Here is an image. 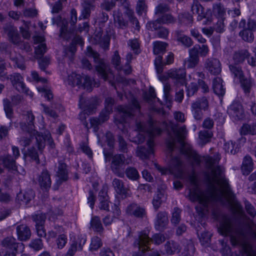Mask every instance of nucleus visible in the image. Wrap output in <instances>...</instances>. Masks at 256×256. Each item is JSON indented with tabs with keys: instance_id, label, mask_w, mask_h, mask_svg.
<instances>
[{
	"instance_id": "44",
	"label": "nucleus",
	"mask_w": 256,
	"mask_h": 256,
	"mask_svg": "<svg viewBox=\"0 0 256 256\" xmlns=\"http://www.w3.org/2000/svg\"><path fill=\"white\" fill-rule=\"evenodd\" d=\"M126 176L132 180H136L140 178L139 174L136 168L132 167H128L126 170Z\"/></svg>"
},
{
	"instance_id": "34",
	"label": "nucleus",
	"mask_w": 256,
	"mask_h": 256,
	"mask_svg": "<svg viewBox=\"0 0 256 256\" xmlns=\"http://www.w3.org/2000/svg\"><path fill=\"white\" fill-rule=\"evenodd\" d=\"M84 76L76 74V73H72L68 77V84L72 86H78L80 88L81 84L83 80Z\"/></svg>"
},
{
	"instance_id": "21",
	"label": "nucleus",
	"mask_w": 256,
	"mask_h": 256,
	"mask_svg": "<svg viewBox=\"0 0 256 256\" xmlns=\"http://www.w3.org/2000/svg\"><path fill=\"white\" fill-rule=\"evenodd\" d=\"M38 181L42 188L47 190L50 188L52 184V181L50 173L48 170H43L39 176Z\"/></svg>"
},
{
	"instance_id": "15",
	"label": "nucleus",
	"mask_w": 256,
	"mask_h": 256,
	"mask_svg": "<svg viewBox=\"0 0 256 256\" xmlns=\"http://www.w3.org/2000/svg\"><path fill=\"white\" fill-rule=\"evenodd\" d=\"M189 56L184 60V65L188 68H194L198 64L200 58L196 48H190L188 51Z\"/></svg>"
},
{
	"instance_id": "62",
	"label": "nucleus",
	"mask_w": 256,
	"mask_h": 256,
	"mask_svg": "<svg viewBox=\"0 0 256 256\" xmlns=\"http://www.w3.org/2000/svg\"><path fill=\"white\" fill-rule=\"evenodd\" d=\"M42 106L43 108V112L48 116H50L54 118H56L58 116L56 112L47 106L45 104H42Z\"/></svg>"
},
{
	"instance_id": "59",
	"label": "nucleus",
	"mask_w": 256,
	"mask_h": 256,
	"mask_svg": "<svg viewBox=\"0 0 256 256\" xmlns=\"http://www.w3.org/2000/svg\"><path fill=\"white\" fill-rule=\"evenodd\" d=\"M162 58L160 56H158L154 61V64L157 72L161 74L163 72V67L165 65L164 62H162Z\"/></svg>"
},
{
	"instance_id": "45",
	"label": "nucleus",
	"mask_w": 256,
	"mask_h": 256,
	"mask_svg": "<svg viewBox=\"0 0 256 256\" xmlns=\"http://www.w3.org/2000/svg\"><path fill=\"white\" fill-rule=\"evenodd\" d=\"M102 246V242L101 239L96 236L92 238L89 249L91 252L96 251Z\"/></svg>"
},
{
	"instance_id": "33",
	"label": "nucleus",
	"mask_w": 256,
	"mask_h": 256,
	"mask_svg": "<svg viewBox=\"0 0 256 256\" xmlns=\"http://www.w3.org/2000/svg\"><path fill=\"white\" fill-rule=\"evenodd\" d=\"M252 30V29L248 27L241 30L239 35L244 41L251 43L254 42V38Z\"/></svg>"
},
{
	"instance_id": "16",
	"label": "nucleus",
	"mask_w": 256,
	"mask_h": 256,
	"mask_svg": "<svg viewBox=\"0 0 256 256\" xmlns=\"http://www.w3.org/2000/svg\"><path fill=\"white\" fill-rule=\"evenodd\" d=\"M132 104L130 106H120L118 108V111L122 113L124 116H130L133 114L134 110H138L140 108V105L138 101L135 99H132L131 101Z\"/></svg>"
},
{
	"instance_id": "57",
	"label": "nucleus",
	"mask_w": 256,
	"mask_h": 256,
	"mask_svg": "<svg viewBox=\"0 0 256 256\" xmlns=\"http://www.w3.org/2000/svg\"><path fill=\"white\" fill-rule=\"evenodd\" d=\"M38 90L48 100H50L53 98V94L52 91L48 88L45 86L37 88Z\"/></svg>"
},
{
	"instance_id": "25",
	"label": "nucleus",
	"mask_w": 256,
	"mask_h": 256,
	"mask_svg": "<svg viewBox=\"0 0 256 256\" xmlns=\"http://www.w3.org/2000/svg\"><path fill=\"white\" fill-rule=\"evenodd\" d=\"M4 30L12 43L18 44L20 42V38L16 28L10 26H6L4 28Z\"/></svg>"
},
{
	"instance_id": "5",
	"label": "nucleus",
	"mask_w": 256,
	"mask_h": 256,
	"mask_svg": "<svg viewBox=\"0 0 256 256\" xmlns=\"http://www.w3.org/2000/svg\"><path fill=\"white\" fill-rule=\"evenodd\" d=\"M148 234L149 232L146 230L139 233L138 238L135 240L134 242V246L138 249V252L134 253L132 256H150L152 252L147 254V252L150 250L149 246L150 242L159 245L165 240V237L162 234H156L152 236V238H150Z\"/></svg>"
},
{
	"instance_id": "56",
	"label": "nucleus",
	"mask_w": 256,
	"mask_h": 256,
	"mask_svg": "<svg viewBox=\"0 0 256 256\" xmlns=\"http://www.w3.org/2000/svg\"><path fill=\"white\" fill-rule=\"evenodd\" d=\"M164 197V195L160 192H158L157 194L154 197L152 200V204L154 209L157 210L158 209L160 206L162 198Z\"/></svg>"
},
{
	"instance_id": "37",
	"label": "nucleus",
	"mask_w": 256,
	"mask_h": 256,
	"mask_svg": "<svg viewBox=\"0 0 256 256\" xmlns=\"http://www.w3.org/2000/svg\"><path fill=\"white\" fill-rule=\"evenodd\" d=\"M82 8L81 15L79 17L80 20L86 19L90 17L93 6L90 4L85 2L82 4Z\"/></svg>"
},
{
	"instance_id": "18",
	"label": "nucleus",
	"mask_w": 256,
	"mask_h": 256,
	"mask_svg": "<svg viewBox=\"0 0 256 256\" xmlns=\"http://www.w3.org/2000/svg\"><path fill=\"white\" fill-rule=\"evenodd\" d=\"M86 242V238L82 236H78L76 240L74 241L70 246L65 256H74L78 250H82L83 246Z\"/></svg>"
},
{
	"instance_id": "8",
	"label": "nucleus",
	"mask_w": 256,
	"mask_h": 256,
	"mask_svg": "<svg viewBox=\"0 0 256 256\" xmlns=\"http://www.w3.org/2000/svg\"><path fill=\"white\" fill-rule=\"evenodd\" d=\"M155 166L162 174L171 173L178 176H180L182 173V162L178 157L172 159L168 168H162L157 164H156Z\"/></svg>"
},
{
	"instance_id": "63",
	"label": "nucleus",
	"mask_w": 256,
	"mask_h": 256,
	"mask_svg": "<svg viewBox=\"0 0 256 256\" xmlns=\"http://www.w3.org/2000/svg\"><path fill=\"white\" fill-rule=\"evenodd\" d=\"M244 206L247 213L254 218L256 215V210L254 207L247 200L244 202Z\"/></svg>"
},
{
	"instance_id": "60",
	"label": "nucleus",
	"mask_w": 256,
	"mask_h": 256,
	"mask_svg": "<svg viewBox=\"0 0 256 256\" xmlns=\"http://www.w3.org/2000/svg\"><path fill=\"white\" fill-rule=\"evenodd\" d=\"M177 40L188 48L190 47L193 44L192 40L186 36H178Z\"/></svg>"
},
{
	"instance_id": "50",
	"label": "nucleus",
	"mask_w": 256,
	"mask_h": 256,
	"mask_svg": "<svg viewBox=\"0 0 256 256\" xmlns=\"http://www.w3.org/2000/svg\"><path fill=\"white\" fill-rule=\"evenodd\" d=\"M160 23L163 24H173L176 22V19L170 14H164L158 18Z\"/></svg>"
},
{
	"instance_id": "39",
	"label": "nucleus",
	"mask_w": 256,
	"mask_h": 256,
	"mask_svg": "<svg viewBox=\"0 0 256 256\" xmlns=\"http://www.w3.org/2000/svg\"><path fill=\"white\" fill-rule=\"evenodd\" d=\"M241 133L242 134H256V122L252 124H244L241 128Z\"/></svg>"
},
{
	"instance_id": "19",
	"label": "nucleus",
	"mask_w": 256,
	"mask_h": 256,
	"mask_svg": "<svg viewBox=\"0 0 256 256\" xmlns=\"http://www.w3.org/2000/svg\"><path fill=\"white\" fill-rule=\"evenodd\" d=\"M2 246L6 248V250H16L18 248H24V245L22 243L16 242V240L12 236L7 237L2 242Z\"/></svg>"
},
{
	"instance_id": "38",
	"label": "nucleus",
	"mask_w": 256,
	"mask_h": 256,
	"mask_svg": "<svg viewBox=\"0 0 256 256\" xmlns=\"http://www.w3.org/2000/svg\"><path fill=\"white\" fill-rule=\"evenodd\" d=\"M153 46L154 53L155 54H159L165 52L168 44L164 42L156 41L154 42Z\"/></svg>"
},
{
	"instance_id": "53",
	"label": "nucleus",
	"mask_w": 256,
	"mask_h": 256,
	"mask_svg": "<svg viewBox=\"0 0 256 256\" xmlns=\"http://www.w3.org/2000/svg\"><path fill=\"white\" fill-rule=\"evenodd\" d=\"M98 72L101 75L102 78L106 80L108 79V72L106 64L102 62L96 66Z\"/></svg>"
},
{
	"instance_id": "36",
	"label": "nucleus",
	"mask_w": 256,
	"mask_h": 256,
	"mask_svg": "<svg viewBox=\"0 0 256 256\" xmlns=\"http://www.w3.org/2000/svg\"><path fill=\"white\" fill-rule=\"evenodd\" d=\"M57 176L63 181L66 180L68 178L66 166L64 163L61 162L58 163Z\"/></svg>"
},
{
	"instance_id": "64",
	"label": "nucleus",
	"mask_w": 256,
	"mask_h": 256,
	"mask_svg": "<svg viewBox=\"0 0 256 256\" xmlns=\"http://www.w3.org/2000/svg\"><path fill=\"white\" fill-rule=\"evenodd\" d=\"M170 8L168 4H160L156 8L155 14L156 15H160L168 12Z\"/></svg>"
},
{
	"instance_id": "40",
	"label": "nucleus",
	"mask_w": 256,
	"mask_h": 256,
	"mask_svg": "<svg viewBox=\"0 0 256 256\" xmlns=\"http://www.w3.org/2000/svg\"><path fill=\"white\" fill-rule=\"evenodd\" d=\"M212 136L211 132L207 130H202L199 132L200 144L202 146L209 142Z\"/></svg>"
},
{
	"instance_id": "31",
	"label": "nucleus",
	"mask_w": 256,
	"mask_h": 256,
	"mask_svg": "<svg viewBox=\"0 0 256 256\" xmlns=\"http://www.w3.org/2000/svg\"><path fill=\"white\" fill-rule=\"evenodd\" d=\"M191 10L194 14L198 15V20H202L205 17L203 7L197 0H194L191 6Z\"/></svg>"
},
{
	"instance_id": "27",
	"label": "nucleus",
	"mask_w": 256,
	"mask_h": 256,
	"mask_svg": "<svg viewBox=\"0 0 256 256\" xmlns=\"http://www.w3.org/2000/svg\"><path fill=\"white\" fill-rule=\"evenodd\" d=\"M34 196L33 190L30 189L20 192L17 195V198L20 202L27 204L34 198Z\"/></svg>"
},
{
	"instance_id": "7",
	"label": "nucleus",
	"mask_w": 256,
	"mask_h": 256,
	"mask_svg": "<svg viewBox=\"0 0 256 256\" xmlns=\"http://www.w3.org/2000/svg\"><path fill=\"white\" fill-rule=\"evenodd\" d=\"M113 186L116 192V198L117 200V201H116L114 203V208H113V210H114V212H113V213H114L113 216L116 217L119 216L121 213L118 206L120 204V200H122L126 196L127 190L124 186L122 182L118 179L115 178L113 180Z\"/></svg>"
},
{
	"instance_id": "3",
	"label": "nucleus",
	"mask_w": 256,
	"mask_h": 256,
	"mask_svg": "<svg viewBox=\"0 0 256 256\" xmlns=\"http://www.w3.org/2000/svg\"><path fill=\"white\" fill-rule=\"evenodd\" d=\"M162 124L159 122L154 121L150 119L146 126L143 123L138 122L136 124L138 130L141 132L146 133L150 136V139L147 142V144L148 148L146 149L144 147H138L136 150L137 156L142 160L147 159L149 158L150 154L154 153L153 146L154 142L153 138L154 136L161 134L162 132Z\"/></svg>"
},
{
	"instance_id": "6",
	"label": "nucleus",
	"mask_w": 256,
	"mask_h": 256,
	"mask_svg": "<svg viewBox=\"0 0 256 256\" xmlns=\"http://www.w3.org/2000/svg\"><path fill=\"white\" fill-rule=\"evenodd\" d=\"M24 119H25L28 122V127L26 124L22 122L20 124V128L24 131L28 132L35 136V139L37 143L38 150L41 151L45 146V140L43 136L38 132L33 129L34 116L32 112H27L23 115Z\"/></svg>"
},
{
	"instance_id": "52",
	"label": "nucleus",
	"mask_w": 256,
	"mask_h": 256,
	"mask_svg": "<svg viewBox=\"0 0 256 256\" xmlns=\"http://www.w3.org/2000/svg\"><path fill=\"white\" fill-rule=\"evenodd\" d=\"M224 149L226 153L228 154H235L237 152V148L235 144L232 141L226 142L224 146Z\"/></svg>"
},
{
	"instance_id": "42",
	"label": "nucleus",
	"mask_w": 256,
	"mask_h": 256,
	"mask_svg": "<svg viewBox=\"0 0 256 256\" xmlns=\"http://www.w3.org/2000/svg\"><path fill=\"white\" fill-rule=\"evenodd\" d=\"M90 226L94 230L97 232H100L103 230L100 218L98 216H94L92 218Z\"/></svg>"
},
{
	"instance_id": "48",
	"label": "nucleus",
	"mask_w": 256,
	"mask_h": 256,
	"mask_svg": "<svg viewBox=\"0 0 256 256\" xmlns=\"http://www.w3.org/2000/svg\"><path fill=\"white\" fill-rule=\"evenodd\" d=\"M229 68L234 77L238 78L239 80H241L244 77L242 68L238 65L230 64Z\"/></svg>"
},
{
	"instance_id": "46",
	"label": "nucleus",
	"mask_w": 256,
	"mask_h": 256,
	"mask_svg": "<svg viewBox=\"0 0 256 256\" xmlns=\"http://www.w3.org/2000/svg\"><path fill=\"white\" fill-rule=\"evenodd\" d=\"M194 252L195 248L194 244L192 242H189L184 246L180 256H194Z\"/></svg>"
},
{
	"instance_id": "14",
	"label": "nucleus",
	"mask_w": 256,
	"mask_h": 256,
	"mask_svg": "<svg viewBox=\"0 0 256 256\" xmlns=\"http://www.w3.org/2000/svg\"><path fill=\"white\" fill-rule=\"evenodd\" d=\"M0 164L2 165L12 172L15 173L17 172L16 160L10 155L6 154L0 156Z\"/></svg>"
},
{
	"instance_id": "58",
	"label": "nucleus",
	"mask_w": 256,
	"mask_h": 256,
	"mask_svg": "<svg viewBox=\"0 0 256 256\" xmlns=\"http://www.w3.org/2000/svg\"><path fill=\"white\" fill-rule=\"evenodd\" d=\"M191 110L194 118L198 120H201L204 116L203 110L191 106Z\"/></svg>"
},
{
	"instance_id": "23",
	"label": "nucleus",
	"mask_w": 256,
	"mask_h": 256,
	"mask_svg": "<svg viewBox=\"0 0 256 256\" xmlns=\"http://www.w3.org/2000/svg\"><path fill=\"white\" fill-rule=\"evenodd\" d=\"M112 110V98H108L106 100L104 108L101 112L99 118L102 123L108 120Z\"/></svg>"
},
{
	"instance_id": "22",
	"label": "nucleus",
	"mask_w": 256,
	"mask_h": 256,
	"mask_svg": "<svg viewBox=\"0 0 256 256\" xmlns=\"http://www.w3.org/2000/svg\"><path fill=\"white\" fill-rule=\"evenodd\" d=\"M168 76L171 78L180 80L183 84L185 82L186 72L184 68L171 70L168 72Z\"/></svg>"
},
{
	"instance_id": "30",
	"label": "nucleus",
	"mask_w": 256,
	"mask_h": 256,
	"mask_svg": "<svg viewBox=\"0 0 256 256\" xmlns=\"http://www.w3.org/2000/svg\"><path fill=\"white\" fill-rule=\"evenodd\" d=\"M222 83V79L218 77L214 78L212 81L214 92L218 96H222L225 93V90L223 88Z\"/></svg>"
},
{
	"instance_id": "47",
	"label": "nucleus",
	"mask_w": 256,
	"mask_h": 256,
	"mask_svg": "<svg viewBox=\"0 0 256 256\" xmlns=\"http://www.w3.org/2000/svg\"><path fill=\"white\" fill-rule=\"evenodd\" d=\"M178 20L182 23L186 25H190L193 22L192 16L188 13H182L178 15Z\"/></svg>"
},
{
	"instance_id": "61",
	"label": "nucleus",
	"mask_w": 256,
	"mask_h": 256,
	"mask_svg": "<svg viewBox=\"0 0 256 256\" xmlns=\"http://www.w3.org/2000/svg\"><path fill=\"white\" fill-rule=\"evenodd\" d=\"M193 48H196L198 51V54H200L201 56H206L209 52L208 48L206 44H202L201 46L198 44H196L195 45Z\"/></svg>"
},
{
	"instance_id": "28",
	"label": "nucleus",
	"mask_w": 256,
	"mask_h": 256,
	"mask_svg": "<svg viewBox=\"0 0 256 256\" xmlns=\"http://www.w3.org/2000/svg\"><path fill=\"white\" fill-rule=\"evenodd\" d=\"M164 247L166 254L169 255H172L176 252H178L180 250V244L174 240L166 242Z\"/></svg>"
},
{
	"instance_id": "1",
	"label": "nucleus",
	"mask_w": 256,
	"mask_h": 256,
	"mask_svg": "<svg viewBox=\"0 0 256 256\" xmlns=\"http://www.w3.org/2000/svg\"><path fill=\"white\" fill-rule=\"evenodd\" d=\"M207 169L210 170L206 174V180L208 184L207 191H202L198 188L196 176L192 174L188 180L192 188L189 190V197L192 202H198L202 207V212L207 210L210 201H216L224 204L234 197V194L226 178L224 169L218 165L220 159L219 154L214 157L206 156L204 158Z\"/></svg>"
},
{
	"instance_id": "10",
	"label": "nucleus",
	"mask_w": 256,
	"mask_h": 256,
	"mask_svg": "<svg viewBox=\"0 0 256 256\" xmlns=\"http://www.w3.org/2000/svg\"><path fill=\"white\" fill-rule=\"evenodd\" d=\"M6 79H10L12 86L16 90L21 92H24L27 95L32 97L33 94L30 92L24 82L22 76L18 73H14L7 76Z\"/></svg>"
},
{
	"instance_id": "41",
	"label": "nucleus",
	"mask_w": 256,
	"mask_h": 256,
	"mask_svg": "<svg viewBox=\"0 0 256 256\" xmlns=\"http://www.w3.org/2000/svg\"><path fill=\"white\" fill-rule=\"evenodd\" d=\"M240 80L244 92L249 94L252 87L254 84L253 80L252 78H245L244 77Z\"/></svg>"
},
{
	"instance_id": "43",
	"label": "nucleus",
	"mask_w": 256,
	"mask_h": 256,
	"mask_svg": "<svg viewBox=\"0 0 256 256\" xmlns=\"http://www.w3.org/2000/svg\"><path fill=\"white\" fill-rule=\"evenodd\" d=\"M4 108L6 117L11 119L13 116V110L10 102L7 98L3 100Z\"/></svg>"
},
{
	"instance_id": "26",
	"label": "nucleus",
	"mask_w": 256,
	"mask_h": 256,
	"mask_svg": "<svg viewBox=\"0 0 256 256\" xmlns=\"http://www.w3.org/2000/svg\"><path fill=\"white\" fill-rule=\"evenodd\" d=\"M230 114L238 119H241L244 116V110L242 106L238 102H234L229 108Z\"/></svg>"
},
{
	"instance_id": "2",
	"label": "nucleus",
	"mask_w": 256,
	"mask_h": 256,
	"mask_svg": "<svg viewBox=\"0 0 256 256\" xmlns=\"http://www.w3.org/2000/svg\"><path fill=\"white\" fill-rule=\"evenodd\" d=\"M173 132L174 137L170 136L167 141V146L170 152H172L176 147V143L178 142L180 145V151L188 158L192 165L200 166L202 161V158L190 145L186 144L184 142V138L187 134L186 126H182L178 128H173Z\"/></svg>"
},
{
	"instance_id": "4",
	"label": "nucleus",
	"mask_w": 256,
	"mask_h": 256,
	"mask_svg": "<svg viewBox=\"0 0 256 256\" xmlns=\"http://www.w3.org/2000/svg\"><path fill=\"white\" fill-rule=\"evenodd\" d=\"M218 232L223 236H229L233 246H236L242 242L246 237V232L240 226H234L230 218L228 216H224L220 222Z\"/></svg>"
},
{
	"instance_id": "11",
	"label": "nucleus",
	"mask_w": 256,
	"mask_h": 256,
	"mask_svg": "<svg viewBox=\"0 0 256 256\" xmlns=\"http://www.w3.org/2000/svg\"><path fill=\"white\" fill-rule=\"evenodd\" d=\"M102 101L97 97H92L88 100L86 102H84L82 96L80 98V106L90 114L96 108L97 106L100 104Z\"/></svg>"
},
{
	"instance_id": "35",
	"label": "nucleus",
	"mask_w": 256,
	"mask_h": 256,
	"mask_svg": "<svg viewBox=\"0 0 256 256\" xmlns=\"http://www.w3.org/2000/svg\"><path fill=\"white\" fill-rule=\"evenodd\" d=\"M250 54L248 50H244L236 52L234 55V60L237 64L242 62L245 58H248Z\"/></svg>"
},
{
	"instance_id": "24",
	"label": "nucleus",
	"mask_w": 256,
	"mask_h": 256,
	"mask_svg": "<svg viewBox=\"0 0 256 256\" xmlns=\"http://www.w3.org/2000/svg\"><path fill=\"white\" fill-rule=\"evenodd\" d=\"M34 44H38L35 47V53L36 55L42 56L46 51V44L44 43V38L42 36H36L34 37Z\"/></svg>"
},
{
	"instance_id": "55",
	"label": "nucleus",
	"mask_w": 256,
	"mask_h": 256,
	"mask_svg": "<svg viewBox=\"0 0 256 256\" xmlns=\"http://www.w3.org/2000/svg\"><path fill=\"white\" fill-rule=\"evenodd\" d=\"M181 212L182 211L180 208H174V212L172 213V216L171 218V222L172 224L176 225L180 222L181 220Z\"/></svg>"
},
{
	"instance_id": "17",
	"label": "nucleus",
	"mask_w": 256,
	"mask_h": 256,
	"mask_svg": "<svg viewBox=\"0 0 256 256\" xmlns=\"http://www.w3.org/2000/svg\"><path fill=\"white\" fill-rule=\"evenodd\" d=\"M106 142L108 148L105 146L104 148V154L106 162H110L112 164L110 160L112 159V134L108 132L106 134Z\"/></svg>"
},
{
	"instance_id": "9",
	"label": "nucleus",
	"mask_w": 256,
	"mask_h": 256,
	"mask_svg": "<svg viewBox=\"0 0 256 256\" xmlns=\"http://www.w3.org/2000/svg\"><path fill=\"white\" fill-rule=\"evenodd\" d=\"M133 58L132 54L131 53H128L126 56V62L124 66L120 65V58L117 50L114 52L113 56V65H115V68L121 75L129 74L132 72V68L130 66L131 60Z\"/></svg>"
},
{
	"instance_id": "29",
	"label": "nucleus",
	"mask_w": 256,
	"mask_h": 256,
	"mask_svg": "<svg viewBox=\"0 0 256 256\" xmlns=\"http://www.w3.org/2000/svg\"><path fill=\"white\" fill-rule=\"evenodd\" d=\"M253 169V162L252 158L249 156H246L244 158L242 170L244 175H248Z\"/></svg>"
},
{
	"instance_id": "32",
	"label": "nucleus",
	"mask_w": 256,
	"mask_h": 256,
	"mask_svg": "<svg viewBox=\"0 0 256 256\" xmlns=\"http://www.w3.org/2000/svg\"><path fill=\"white\" fill-rule=\"evenodd\" d=\"M191 106L201 108L204 111H206L209 108V102L206 96H202L198 98L195 101L193 102Z\"/></svg>"
},
{
	"instance_id": "51",
	"label": "nucleus",
	"mask_w": 256,
	"mask_h": 256,
	"mask_svg": "<svg viewBox=\"0 0 256 256\" xmlns=\"http://www.w3.org/2000/svg\"><path fill=\"white\" fill-rule=\"evenodd\" d=\"M93 80H92L88 76H84L83 78V80L81 84L80 88L86 90L90 92L92 90V86L93 85Z\"/></svg>"
},
{
	"instance_id": "20",
	"label": "nucleus",
	"mask_w": 256,
	"mask_h": 256,
	"mask_svg": "<svg viewBox=\"0 0 256 256\" xmlns=\"http://www.w3.org/2000/svg\"><path fill=\"white\" fill-rule=\"evenodd\" d=\"M16 234L18 239L20 241L29 240L31 236V231L26 225L20 224L16 227Z\"/></svg>"
},
{
	"instance_id": "12",
	"label": "nucleus",
	"mask_w": 256,
	"mask_h": 256,
	"mask_svg": "<svg viewBox=\"0 0 256 256\" xmlns=\"http://www.w3.org/2000/svg\"><path fill=\"white\" fill-rule=\"evenodd\" d=\"M204 68L211 74L218 75L221 72L222 65L220 61L216 58H207L204 63Z\"/></svg>"
},
{
	"instance_id": "49",
	"label": "nucleus",
	"mask_w": 256,
	"mask_h": 256,
	"mask_svg": "<svg viewBox=\"0 0 256 256\" xmlns=\"http://www.w3.org/2000/svg\"><path fill=\"white\" fill-rule=\"evenodd\" d=\"M127 14L130 22L134 26L133 27L136 30L139 31L140 28V23L137 18L134 16V12L128 10Z\"/></svg>"
},
{
	"instance_id": "54",
	"label": "nucleus",
	"mask_w": 256,
	"mask_h": 256,
	"mask_svg": "<svg viewBox=\"0 0 256 256\" xmlns=\"http://www.w3.org/2000/svg\"><path fill=\"white\" fill-rule=\"evenodd\" d=\"M27 156L30 157L32 160L34 161L36 164L40 163L38 155L35 148L32 147L28 148Z\"/></svg>"
},
{
	"instance_id": "13",
	"label": "nucleus",
	"mask_w": 256,
	"mask_h": 256,
	"mask_svg": "<svg viewBox=\"0 0 256 256\" xmlns=\"http://www.w3.org/2000/svg\"><path fill=\"white\" fill-rule=\"evenodd\" d=\"M168 224V214L165 212H160L156 214L154 226L156 230L163 231L166 228Z\"/></svg>"
}]
</instances>
